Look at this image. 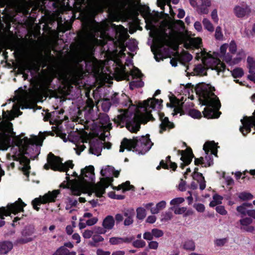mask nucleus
<instances>
[{
  "label": "nucleus",
  "instance_id": "53",
  "mask_svg": "<svg viewBox=\"0 0 255 255\" xmlns=\"http://www.w3.org/2000/svg\"><path fill=\"white\" fill-rule=\"evenodd\" d=\"M185 201L184 198L182 197H178L172 199L170 204L171 205H177L181 204Z\"/></svg>",
  "mask_w": 255,
  "mask_h": 255
},
{
  "label": "nucleus",
  "instance_id": "13",
  "mask_svg": "<svg viewBox=\"0 0 255 255\" xmlns=\"http://www.w3.org/2000/svg\"><path fill=\"white\" fill-rule=\"evenodd\" d=\"M203 149L207 155L203 158V166H210L213 164V156L216 155L217 147L214 141H207L203 146Z\"/></svg>",
  "mask_w": 255,
  "mask_h": 255
},
{
  "label": "nucleus",
  "instance_id": "9",
  "mask_svg": "<svg viewBox=\"0 0 255 255\" xmlns=\"http://www.w3.org/2000/svg\"><path fill=\"white\" fill-rule=\"evenodd\" d=\"M114 173V168L110 166L103 167L101 170V174L104 177L101 179L100 181L95 186L96 195L101 197L105 193V189L108 187L113 181L112 176Z\"/></svg>",
  "mask_w": 255,
  "mask_h": 255
},
{
  "label": "nucleus",
  "instance_id": "46",
  "mask_svg": "<svg viewBox=\"0 0 255 255\" xmlns=\"http://www.w3.org/2000/svg\"><path fill=\"white\" fill-rule=\"evenodd\" d=\"M189 115L193 118H200L201 117V113L198 110L192 109L189 111Z\"/></svg>",
  "mask_w": 255,
  "mask_h": 255
},
{
  "label": "nucleus",
  "instance_id": "50",
  "mask_svg": "<svg viewBox=\"0 0 255 255\" xmlns=\"http://www.w3.org/2000/svg\"><path fill=\"white\" fill-rule=\"evenodd\" d=\"M94 232L95 233H96L97 234L101 235V234H106L108 232V230L106 229H105V228L103 227V226L102 227H95L94 228Z\"/></svg>",
  "mask_w": 255,
  "mask_h": 255
},
{
  "label": "nucleus",
  "instance_id": "35",
  "mask_svg": "<svg viewBox=\"0 0 255 255\" xmlns=\"http://www.w3.org/2000/svg\"><path fill=\"white\" fill-rule=\"evenodd\" d=\"M252 204L250 203H243L241 206L237 207V211L240 213L241 214L245 216L246 215H248L249 210H248L247 207H251Z\"/></svg>",
  "mask_w": 255,
  "mask_h": 255
},
{
  "label": "nucleus",
  "instance_id": "38",
  "mask_svg": "<svg viewBox=\"0 0 255 255\" xmlns=\"http://www.w3.org/2000/svg\"><path fill=\"white\" fill-rule=\"evenodd\" d=\"M252 222L253 220L251 218L248 217L241 219L240 220V223L241 225V229L242 230L244 229V228L249 226L252 223Z\"/></svg>",
  "mask_w": 255,
  "mask_h": 255
},
{
  "label": "nucleus",
  "instance_id": "6",
  "mask_svg": "<svg viewBox=\"0 0 255 255\" xmlns=\"http://www.w3.org/2000/svg\"><path fill=\"white\" fill-rule=\"evenodd\" d=\"M198 51L196 53V58L197 59H201L203 63L206 67L202 64L196 65L194 68L193 73L194 75H205L208 68L215 70L219 75L225 70V64L221 61L219 58H217V54L215 53L211 54L201 48L200 50L198 49Z\"/></svg>",
  "mask_w": 255,
  "mask_h": 255
},
{
  "label": "nucleus",
  "instance_id": "1",
  "mask_svg": "<svg viewBox=\"0 0 255 255\" xmlns=\"http://www.w3.org/2000/svg\"><path fill=\"white\" fill-rule=\"evenodd\" d=\"M111 26L115 32V38L110 36L107 31L109 30V24L107 23H99L94 20L89 21L85 26L84 37L82 42L83 51L91 54L94 50L95 46L104 45L108 41H112L115 46H119L121 50L117 55L116 61L117 65L121 67L122 79L129 80L131 77L132 81L129 84L131 89L141 87L144 83L141 79L142 74L136 68H133L128 75L125 67L120 59L125 56L126 48L124 47L125 41L128 37V30L122 25L112 24Z\"/></svg>",
  "mask_w": 255,
  "mask_h": 255
},
{
  "label": "nucleus",
  "instance_id": "33",
  "mask_svg": "<svg viewBox=\"0 0 255 255\" xmlns=\"http://www.w3.org/2000/svg\"><path fill=\"white\" fill-rule=\"evenodd\" d=\"M104 238L100 235L95 233L93 234L92 238V241L89 243V245L92 247H96L97 244L104 241Z\"/></svg>",
  "mask_w": 255,
  "mask_h": 255
},
{
  "label": "nucleus",
  "instance_id": "8",
  "mask_svg": "<svg viewBox=\"0 0 255 255\" xmlns=\"http://www.w3.org/2000/svg\"><path fill=\"white\" fill-rule=\"evenodd\" d=\"M237 51V45L234 41H232L229 45L223 44L220 47L219 53H214L217 54V58L219 57L225 61L230 65H234L240 62L241 60L245 57L246 53L243 50H239L235 58H233V54H235Z\"/></svg>",
  "mask_w": 255,
  "mask_h": 255
},
{
  "label": "nucleus",
  "instance_id": "18",
  "mask_svg": "<svg viewBox=\"0 0 255 255\" xmlns=\"http://www.w3.org/2000/svg\"><path fill=\"white\" fill-rule=\"evenodd\" d=\"M233 12L236 17L243 18L250 15L251 9L246 2H242L234 6Z\"/></svg>",
  "mask_w": 255,
  "mask_h": 255
},
{
  "label": "nucleus",
  "instance_id": "60",
  "mask_svg": "<svg viewBox=\"0 0 255 255\" xmlns=\"http://www.w3.org/2000/svg\"><path fill=\"white\" fill-rule=\"evenodd\" d=\"M143 238L146 240L151 241L153 238L152 231L145 232L143 235Z\"/></svg>",
  "mask_w": 255,
  "mask_h": 255
},
{
  "label": "nucleus",
  "instance_id": "36",
  "mask_svg": "<svg viewBox=\"0 0 255 255\" xmlns=\"http://www.w3.org/2000/svg\"><path fill=\"white\" fill-rule=\"evenodd\" d=\"M238 197L242 201H247L253 198V195L248 192H242L238 194Z\"/></svg>",
  "mask_w": 255,
  "mask_h": 255
},
{
  "label": "nucleus",
  "instance_id": "5",
  "mask_svg": "<svg viewBox=\"0 0 255 255\" xmlns=\"http://www.w3.org/2000/svg\"><path fill=\"white\" fill-rule=\"evenodd\" d=\"M215 88L210 84H202L196 89L200 102L206 106L203 114L208 119L217 118L219 117L218 111L221 107L218 98L213 92Z\"/></svg>",
  "mask_w": 255,
  "mask_h": 255
},
{
  "label": "nucleus",
  "instance_id": "44",
  "mask_svg": "<svg viewBox=\"0 0 255 255\" xmlns=\"http://www.w3.org/2000/svg\"><path fill=\"white\" fill-rule=\"evenodd\" d=\"M133 186L130 184L129 181H126L119 186L118 189H123L124 190H132Z\"/></svg>",
  "mask_w": 255,
  "mask_h": 255
},
{
  "label": "nucleus",
  "instance_id": "42",
  "mask_svg": "<svg viewBox=\"0 0 255 255\" xmlns=\"http://www.w3.org/2000/svg\"><path fill=\"white\" fill-rule=\"evenodd\" d=\"M232 74L235 78H239L244 75V71L242 68H237L232 71Z\"/></svg>",
  "mask_w": 255,
  "mask_h": 255
},
{
  "label": "nucleus",
  "instance_id": "59",
  "mask_svg": "<svg viewBox=\"0 0 255 255\" xmlns=\"http://www.w3.org/2000/svg\"><path fill=\"white\" fill-rule=\"evenodd\" d=\"M216 211L222 215H225L227 214V211L225 210V208L223 206H218L216 208Z\"/></svg>",
  "mask_w": 255,
  "mask_h": 255
},
{
  "label": "nucleus",
  "instance_id": "47",
  "mask_svg": "<svg viewBox=\"0 0 255 255\" xmlns=\"http://www.w3.org/2000/svg\"><path fill=\"white\" fill-rule=\"evenodd\" d=\"M111 107V103L109 100L106 99L102 101V108L104 112H107L109 110Z\"/></svg>",
  "mask_w": 255,
  "mask_h": 255
},
{
  "label": "nucleus",
  "instance_id": "29",
  "mask_svg": "<svg viewBox=\"0 0 255 255\" xmlns=\"http://www.w3.org/2000/svg\"><path fill=\"white\" fill-rule=\"evenodd\" d=\"M13 248V244L9 241L0 242V255H6Z\"/></svg>",
  "mask_w": 255,
  "mask_h": 255
},
{
  "label": "nucleus",
  "instance_id": "17",
  "mask_svg": "<svg viewBox=\"0 0 255 255\" xmlns=\"http://www.w3.org/2000/svg\"><path fill=\"white\" fill-rule=\"evenodd\" d=\"M25 99L24 96L22 95H20L17 96H16L14 98V101H16L17 104H15L13 105V111L14 112L13 114H12L8 111H7L8 113V115H6L5 112L3 111V116L4 118L7 119L8 120H12L13 119L14 117H18L19 115L21 114V113L19 111V108L20 106L24 102Z\"/></svg>",
  "mask_w": 255,
  "mask_h": 255
},
{
  "label": "nucleus",
  "instance_id": "32",
  "mask_svg": "<svg viewBox=\"0 0 255 255\" xmlns=\"http://www.w3.org/2000/svg\"><path fill=\"white\" fill-rule=\"evenodd\" d=\"M166 205V202L165 201H161L156 204L155 207H151L150 209V212L152 214H157L160 212V211L164 209Z\"/></svg>",
  "mask_w": 255,
  "mask_h": 255
},
{
  "label": "nucleus",
  "instance_id": "4",
  "mask_svg": "<svg viewBox=\"0 0 255 255\" xmlns=\"http://www.w3.org/2000/svg\"><path fill=\"white\" fill-rule=\"evenodd\" d=\"M45 137V133L40 132L38 136L32 135L29 138L23 137V135L15 136L13 138V141L18 149L15 156H18L20 161L24 162L22 171L27 176H28L30 168L29 158L34 159L37 157Z\"/></svg>",
  "mask_w": 255,
  "mask_h": 255
},
{
  "label": "nucleus",
  "instance_id": "52",
  "mask_svg": "<svg viewBox=\"0 0 255 255\" xmlns=\"http://www.w3.org/2000/svg\"><path fill=\"white\" fill-rule=\"evenodd\" d=\"M124 215L127 217L124 221V225L125 226H129L132 224L133 223L132 216L131 215L128 216V214L127 213H125Z\"/></svg>",
  "mask_w": 255,
  "mask_h": 255
},
{
  "label": "nucleus",
  "instance_id": "30",
  "mask_svg": "<svg viewBox=\"0 0 255 255\" xmlns=\"http://www.w3.org/2000/svg\"><path fill=\"white\" fill-rule=\"evenodd\" d=\"M166 105L167 107L174 108L173 113L172 114L173 116H175L177 113H181L182 109V104L179 101L176 100L175 102L171 101V103H167Z\"/></svg>",
  "mask_w": 255,
  "mask_h": 255
},
{
  "label": "nucleus",
  "instance_id": "49",
  "mask_svg": "<svg viewBox=\"0 0 255 255\" xmlns=\"http://www.w3.org/2000/svg\"><path fill=\"white\" fill-rule=\"evenodd\" d=\"M132 246L135 248H143L145 246V242L141 240H136L132 242Z\"/></svg>",
  "mask_w": 255,
  "mask_h": 255
},
{
  "label": "nucleus",
  "instance_id": "12",
  "mask_svg": "<svg viewBox=\"0 0 255 255\" xmlns=\"http://www.w3.org/2000/svg\"><path fill=\"white\" fill-rule=\"evenodd\" d=\"M26 204L20 198L13 203L8 204L6 207L0 208V227L4 225V216H10L11 213L16 214L19 212L23 211V208Z\"/></svg>",
  "mask_w": 255,
  "mask_h": 255
},
{
  "label": "nucleus",
  "instance_id": "61",
  "mask_svg": "<svg viewBox=\"0 0 255 255\" xmlns=\"http://www.w3.org/2000/svg\"><path fill=\"white\" fill-rule=\"evenodd\" d=\"M194 207L199 212L202 213L205 211V206L203 204L198 203L194 205Z\"/></svg>",
  "mask_w": 255,
  "mask_h": 255
},
{
  "label": "nucleus",
  "instance_id": "37",
  "mask_svg": "<svg viewBox=\"0 0 255 255\" xmlns=\"http://www.w3.org/2000/svg\"><path fill=\"white\" fill-rule=\"evenodd\" d=\"M204 28L210 32H213L214 30V26L211 21L207 18H204L202 21Z\"/></svg>",
  "mask_w": 255,
  "mask_h": 255
},
{
  "label": "nucleus",
  "instance_id": "56",
  "mask_svg": "<svg viewBox=\"0 0 255 255\" xmlns=\"http://www.w3.org/2000/svg\"><path fill=\"white\" fill-rule=\"evenodd\" d=\"M94 233V232L90 230H86L83 233V237L84 238L88 239L90 238H92V236Z\"/></svg>",
  "mask_w": 255,
  "mask_h": 255
},
{
  "label": "nucleus",
  "instance_id": "31",
  "mask_svg": "<svg viewBox=\"0 0 255 255\" xmlns=\"http://www.w3.org/2000/svg\"><path fill=\"white\" fill-rule=\"evenodd\" d=\"M52 255H76L75 252H70L65 247H60Z\"/></svg>",
  "mask_w": 255,
  "mask_h": 255
},
{
  "label": "nucleus",
  "instance_id": "34",
  "mask_svg": "<svg viewBox=\"0 0 255 255\" xmlns=\"http://www.w3.org/2000/svg\"><path fill=\"white\" fill-rule=\"evenodd\" d=\"M182 248L186 250L194 251L195 249L194 242L192 240H188L182 243Z\"/></svg>",
  "mask_w": 255,
  "mask_h": 255
},
{
  "label": "nucleus",
  "instance_id": "63",
  "mask_svg": "<svg viewBox=\"0 0 255 255\" xmlns=\"http://www.w3.org/2000/svg\"><path fill=\"white\" fill-rule=\"evenodd\" d=\"M187 209L186 207H178L174 210V213L176 214H182L185 213Z\"/></svg>",
  "mask_w": 255,
  "mask_h": 255
},
{
  "label": "nucleus",
  "instance_id": "58",
  "mask_svg": "<svg viewBox=\"0 0 255 255\" xmlns=\"http://www.w3.org/2000/svg\"><path fill=\"white\" fill-rule=\"evenodd\" d=\"M171 0H157V4L158 6L160 7V8L163 9L165 3L169 5Z\"/></svg>",
  "mask_w": 255,
  "mask_h": 255
},
{
  "label": "nucleus",
  "instance_id": "20",
  "mask_svg": "<svg viewBox=\"0 0 255 255\" xmlns=\"http://www.w3.org/2000/svg\"><path fill=\"white\" fill-rule=\"evenodd\" d=\"M99 122L103 128V133H101V136L108 137L110 134L109 131L112 128V124L110 122L109 116L106 114L101 115Z\"/></svg>",
  "mask_w": 255,
  "mask_h": 255
},
{
  "label": "nucleus",
  "instance_id": "41",
  "mask_svg": "<svg viewBox=\"0 0 255 255\" xmlns=\"http://www.w3.org/2000/svg\"><path fill=\"white\" fill-rule=\"evenodd\" d=\"M94 104L91 99L88 98L86 101V106L84 107L85 110L88 113H90L93 110Z\"/></svg>",
  "mask_w": 255,
  "mask_h": 255
},
{
  "label": "nucleus",
  "instance_id": "26",
  "mask_svg": "<svg viewBox=\"0 0 255 255\" xmlns=\"http://www.w3.org/2000/svg\"><path fill=\"white\" fill-rule=\"evenodd\" d=\"M115 225V220L112 215L106 216L102 222V226L105 228L108 231L112 230Z\"/></svg>",
  "mask_w": 255,
  "mask_h": 255
},
{
  "label": "nucleus",
  "instance_id": "2",
  "mask_svg": "<svg viewBox=\"0 0 255 255\" xmlns=\"http://www.w3.org/2000/svg\"><path fill=\"white\" fill-rule=\"evenodd\" d=\"M162 100L149 98L140 103L138 108L132 105L127 110H119V114L114 119L115 123L121 128L126 126L130 132L138 131L141 123H146L153 119L156 115L161 121L160 132L174 128V124L169 122L164 114L159 112L162 106Z\"/></svg>",
  "mask_w": 255,
  "mask_h": 255
},
{
  "label": "nucleus",
  "instance_id": "16",
  "mask_svg": "<svg viewBox=\"0 0 255 255\" xmlns=\"http://www.w3.org/2000/svg\"><path fill=\"white\" fill-rule=\"evenodd\" d=\"M251 99L253 102H255V94L252 96ZM252 117H246L241 121L243 127H240V130L244 135L251 131L252 127H255V111Z\"/></svg>",
  "mask_w": 255,
  "mask_h": 255
},
{
  "label": "nucleus",
  "instance_id": "55",
  "mask_svg": "<svg viewBox=\"0 0 255 255\" xmlns=\"http://www.w3.org/2000/svg\"><path fill=\"white\" fill-rule=\"evenodd\" d=\"M215 38L218 40H221L223 38V35L222 32L221 27H220V26L217 27L216 30H215Z\"/></svg>",
  "mask_w": 255,
  "mask_h": 255
},
{
  "label": "nucleus",
  "instance_id": "43",
  "mask_svg": "<svg viewBox=\"0 0 255 255\" xmlns=\"http://www.w3.org/2000/svg\"><path fill=\"white\" fill-rule=\"evenodd\" d=\"M202 40L200 38H193L190 40V43L192 46L197 48L198 49L200 48Z\"/></svg>",
  "mask_w": 255,
  "mask_h": 255
},
{
  "label": "nucleus",
  "instance_id": "54",
  "mask_svg": "<svg viewBox=\"0 0 255 255\" xmlns=\"http://www.w3.org/2000/svg\"><path fill=\"white\" fill-rule=\"evenodd\" d=\"M153 236L155 238H159L163 235V232L162 230L158 229H153L152 230Z\"/></svg>",
  "mask_w": 255,
  "mask_h": 255
},
{
  "label": "nucleus",
  "instance_id": "10",
  "mask_svg": "<svg viewBox=\"0 0 255 255\" xmlns=\"http://www.w3.org/2000/svg\"><path fill=\"white\" fill-rule=\"evenodd\" d=\"M171 37L172 36H169L167 34H158L154 38V44L151 48L156 61L159 62L164 59L162 53V48L165 45L170 46Z\"/></svg>",
  "mask_w": 255,
  "mask_h": 255
},
{
  "label": "nucleus",
  "instance_id": "51",
  "mask_svg": "<svg viewBox=\"0 0 255 255\" xmlns=\"http://www.w3.org/2000/svg\"><path fill=\"white\" fill-rule=\"evenodd\" d=\"M166 162L168 163H165L163 160H162L160 162V165L158 166L156 168L157 170L160 169V166H162L164 168H168V164L170 163V156H168L166 158Z\"/></svg>",
  "mask_w": 255,
  "mask_h": 255
},
{
  "label": "nucleus",
  "instance_id": "21",
  "mask_svg": "<svg viewBox=\"0 0 255 255\" xmlns=\"http://www.w3.org/2000/svg\"><path fill=\"white\" fill-rule=\"evenodd\" d=\"M178 152L181 155L180 159L182 161V163L180 164V167L183 168L185 165L191 163L194 155L190 148H187L185 151L178 150Z\"/></svg>",
  "mask_w": 255,
  "mask_h": 255
},
{
  "label": "nucleus",
  "instance_id": "64",
  "mask_svg": "<svg viewBox=\"0 0 255 255\" xmlns=\"http://www.w3.org/2000/svg\"><path fill=\"white\" fill-rule=\"evenodd\" d=\"M97 255H110L111 253L109 251H104L102 249H98L96 251Z\"/></svg>",
  "mask_w": 255,
  "mask_h": 255
},
{
  "label": "nucleus",
  "instance_id": "23",
  "mask_svg": "<svg viewBox=\"0 0 255 255\" xmlns=\"http://www.w3.org/2000/svg\"><path fill=\"white\" fill-rule=\"evenodd\" d=\"M184 27V24L182 20H177L174 21L172 27L173 34L175 35V37H173L174 40L177 41L179 40L182 33L179 31L183 30Z\"/></svg>",
  "mask_w": 255,
  "mask_h": 255
},
{
  "label": "nucleus",
  "instance_id": "62",
  "mask_svg": "<svg viewBox=\"0 0 255 255\" xmlns=\"http://www.w3.org/2000/svg\"><path fill=\"white\" fill-rule=\"evenodd\" d=\"M134 238L133 236H129L127 237L121 238L122 244L123 243H129L131 242L134 240Z\"/></svg>",
  "mask_w": 255,
  "mask_h": 255
},
{
  "label": "nucleus",
  "instance_id": "11",
  "mask_svg": "<svg viewBox=\"0 0 255 255\" xmlns=\"http://www.w3.org/2000/svg\"><path fill=\"white\" fill-rule=\"evenodd\" d=\"M88 139L81 137L79 140L75 143V147L74 148L78 155L86 148L85 143H87L89 146V152L90 153L99 156L101 154L102 150V144L98 141L88 142Z\"/></svg>",
  "mask_w": 255,
  "mask_h": 255
},
{
  "label": "nucleus",
  "instance_id": "48",
  "mask_svg": "<svg viewBox=\"0 0 255 255\" xmlns=\"http://www.w3.org/2000/svg\"><path fill=\"white\" fill-rule=\"evenodd\" d=\"M228 241L227 238L222 239H218L215 241V244L218 247H222L224 246Z\"/></svg>",
  "mask_w": 255,
  "mask_h": 255
},
{
  "label": "nucleus",
  "instance_id": "25",
  "mask_svg": "<svg viewBox=\"0 0 255 255\" xmlns=\"http://www.w3.org/2000/svg\"><path fill=\"white\" fill-rule=\"evenodd\" d=\"M211 0H201V4L198 5L196 10L199 14H205L209 13V7L211 6Z\"/></svg>",
  "mask_w": 255,
  "mask_h": 255
},
{
  "label": "nucleus",
  "instance_id": "3",
  "mask_svg": "<svg viewBox=\"0 0 255 255\" xmlns=\"http://www.w3.org/2000/svg\"><path fill=\"white\" fill-rule=\"evenodd\" d=\"M74 164L71 161L62 163L60 158L55 156L50 153L47 156V163L44 165V168L48 169L51 168L53 170L66 172V179L68 181V188H70L73 195L79 196L82 192L92 191L96 193L95 186L97 185L93 183L95 178L94 167L89 166L81 170V174L78 179L70 180V174L67 171L69 168H73Z\"/></svg>",
  "mask_w": 255,
  "mask_h": 255
},
{
  "label": "nucleus",
  "instance_id": "15",
  "mask_svg": "<svg viewBox=\"0 0 255 255\" xmlns=\"http://www.w3.org/2000/svg\"><path fill=\"white\" fill-rule=\"evenodd\" d=\"M59 193L58 190H54L52 192H49L42 197L35 198L32 202L33 208L36 211H38L39 208L37 206L40 204H45L48 202L55 201V200Z\"/></svg>",
  "mask_w": 255,
  "mask_h": 255
},
{
  "label": "nucleus",
  "instance_id": "14",
  "mask_svg": "<svg viewBox=\"0 0 255 255\" xmlns=\"http://www.w3.org/2000/svg\"><path fill=\"white\" fill-rule=\"evenodd\" d=\"M139 11L144 18L146 22V28L150 30L155 28V24L158 21V18L150 13L149 7L145 6H140L139 7Z\"/></svg>",
  "mask_w": 255,
  "mask_h": 255
},
{
  "label": "nucleus",
  "instance_id": "39",
  "mask_svg": "<svg viewBox=\"0 0 255 255\" xmlns=\"http://www.w3.org/2000/svg\"><path fill=\"white\" fill-rule=\"evenodd\" d=\"M136 213L137 218L140 220L143 219L146 215L145 209L141 207L138 208L136 209Z\"/></svg>",
  "mask_w": 255,
  "mask_h": 255
},
{
  "label": "nucleus",
  "instance_id": "28",
  "mask_svg": "<svg viewBox=\"0 0 255 255\" xmlns=\"http://www.w3.org/2000/svg\"><path fill=\"white\" fill-rule=\"evenodd\" d=\"M196 170H198V168H197L195 169V171L193 174V178L194 180H196L198 181L200 185V189L201 190H203L206 187V183L204 177L203 176L201 173L198 172L196 171Z\"/></svg>",
  "mask_w": 255,
  "mask_h": 255
},
{
  "label": "nucleus",
  "instance_id": "19",
  "mask_svg": "<svg viewBox=\"0 0 255 255\" xmlns=\"http://www.w3.org/2000/svg\"><path fill=\"white\" fill-rule=\"evenodd\" d=\"M85 63L88 70L91 71L95 74L100 72L102 66L100 62L92 56H90L89 60H85Z\"/></svg>",
  "mask_w": 255,
  "mask_h": 255
},
{
  "label": "nucleus",
  "instance_id": "7",
  "mask_svg": "<svg viewBox=\"0 0 255 255\" xmlns=\"http://www.w3.org/2000/svg\"><path fill=\"white\" fill-rule=\"evenodd\" d=\"M152 145V143L147 136L136 137L131 140L125 138L121 142L120 152H123L125 149H127L138 154H144L150 149Z\"/></svg>",
  "mask_w": 255,
  "mask_h": 255
},
{
  "label": "nucleus",
  "instance_id": "40",
  "mask_svg": "<svg viewBox=\"0 0 255 255\" xmlns=\"http://www.w3.org/2000/svg\"><path fill=\"white\" fill-rule=\"evenodd\" d=\"M127 46L131 51H134L137 47V42L134 39L130 40L127 44Z\"/></svg>",
  "mask_w": 255,
  "mask_h": 255
},
{
  "label": "nucleus",
  "instance_id": "22",
  "mask_svg": "<svg viewBox=\"0 0 255 255\" xmlns=\"http://www.w3.org/2000/svg\"><path fill=\"white\" fill-rule=\"evenodd\" d=\"M33 234L32 229L25 228L22 232V237L16 241V244H24L32 241L33 238L31 236Z\"/></svg>",
  "mask_w": 255,
  "mask_h": 255
},
{
  "label": "nucleus",
  "instance_id": "24",
  "mask_svg": "<svg viewBox=\"0 0 255 255\" xmlns=\"http://www.w3.org/2000/svg\"><path fill=\"white\" fill-rule=\"evenodd\" d=\"M247 62L249 72L248 78L255 83V59L251 57H248Z\"/></svg>",
  "mask_w": 255,
  "mask_h": 255
},
{
  "label": "nucleus",
  "instance_id": "57",
  "mask_svg": "<svg viewBox=\"0 0 255 255\" xmlns=\"http://www.w3.org/2000/svg\"><path fill=\"white\" fill-rule=\"evenodd\" d=\"M211 16L214 22L217 23L219 20V18L217 13V9H213L211 13Z\"/></svg>",
  "mask_w": 255,
  "mask_h": 255
},
{
  "label": "nucleus",
  "instance_id": "45",
  "mask_svg": "<svg viewBox=\"0 0 255 255\" xmlns=\"http://www.w3.org/2000/svg\"><path fill=\"white\" fill-rule=\"evenodd\" d=\"M121 237H112L109 239V243L112 245H119L122 244Z\"/></svg>",
  "mask_w": 255,
  "mask_h": 255
},
{
  "label": "nucleus",
  "instance_id": "27",
  "mask_svg": "<svg viewBox=\"0 0 255 255\" xmlns=\"http://www.w3.org/2000/svg\"><path fill=\"white\" fill-rule=\"evenodd\" d=\"M10 143L9 136L5 133V131L0 132V148L3 150L6 149Z\"/></svg>",
  "mask_w": 255,
  "mask_h": 255
}]
</instances>
